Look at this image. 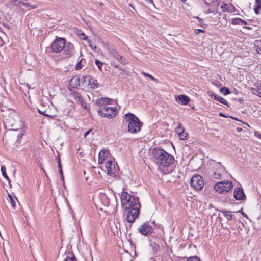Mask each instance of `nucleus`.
Returning a JSON list of instances; mask_svg holds the SVG:
<instances>
[{"mask_svg": "<svg viewBox=\"0 0 261 261\" xmlns=\"http://www.w3.org/2000/svg\"><path fill=\"white\" fill-rule=\"evenodd\" d=\"M190 184L191 186L194 189L199 191L203 189L204 182L201 176L199 175H196L191 178Z\"/></svg>", "mask_w": 261, "mask_h": 261, "instance_id": "nucleus-7", "label": "nucleus"}, {"mask_svg": "<svg viewBox=\"0 0 261 261\" xmlns=\"http://www.w3.org/2000/svg\"><path fill=\"white\" fill-rule=\"evenodd\" d=\"M142 74L144 75L145 76L149 77L150 79H151L152 80H154V81L156 80V79L153 77L151 75H150L149 74H148V73H146L145 72H142Z\"/></svg>", "mask_w": 261, "mask_h": 261, "instance_id": "nucleus-37", "label": "nucleus"}, {"mask_svg": "<svg viewBox=\"0 0 261 261\" xmlns=\"http://www.w3.org/2000/svg\"><path fill=\"white\" fill-rule=\"evenodd\" d=\"M56 160L57 161V163H59V162H61L60 161V157H59V155H58L56 158Z\"/></svg>", "mask_w": 261, "mask_h": 261, "instance_id": "nucleus-55", "label": "nucleus"}, {"mask_svg": "<svg viewBox=\"0 0 261 261\" xmlns=\"http://www.w3.org/2000/svg\"><path fill=\"white\" fill-rule=\"evenodd\" d=\"M107 49L109 54L118 61L121 64L125 65L128 63V61L125 58L120 55L117 51L115 50V47L113 45L108 46Z\"/></svg>", "mask_w": 261, "mask_h": 261, "instance_id": "nucleus-8", "label": "nucleus"}, {"mask_svg": "<svg viewBox=\"0 0 261 261\" xmlns=\"http://www.w3.org/2000/svg\"><path fill=\"white\" fill-rule=\"evenodd\" d=\"M83 40H86V41H87V40H88V38L87 36H85L83 38Z\"/></svg>", "mask_w": 261, "mask_h": 261, "instance_id": "nucleus-59", "label": "nucleus"}, {"mask_svg": "<svg viewBox=\"0 0 261 261\" xmlns=\"http://www.w3.org/2000/svg\"><path fill=\"white\" fill-rule=\"evenodd\" d=\"M103 199H104V202H103L104 205L106 206H108L109 205V200L108 199L107 197H106V196H104Z\"/></svg>", "mask_w": 261, "mask_h": 261, "instance_id": "nucleus-38", "label": "nucleus"}, {"mask_svg": "<svg viewBox=\"0 0 261 261\" xmlns=\"http://www.w3.org/2000/svg\"><path fill=\"white\" fill-rule=\"evenodd\" d=\"M110 64L112 66H113L114 67H117V66L118 65L117 63H116V62L114 60H112L111 61Z\"/></svg>", "mask_w": 261, "mask_h": 261, "instance_id": "nucleus-43", "label": "nucleus"}, {"mask_svg": "<svg viewBox=\"0 0 261 261\" xmlns=\"http://www.w3.org/2000/svg\"><path fill=\"white\" fill-rule=\"evenodd\" d=\"M91 131V130H89L88 131H87L85 133V137H86L87 135H88V134H89L90 132Z\"/></svg>", "mask_w": 261, "mask_h": 261, "instance_id": "nucleus-57", "label": "nucleus"}, {"mask_svg": "<svg viewBox=\"0 0 261 261\" xmlns=\"http://www.w3.org/2000/svg\"><path fill=\"white\" fill-rule=\"evenodd\" d=\"M125 120L128 122V132L132 134H136L141 130L142 122L134 114L127 113L124 115Z\"/></svg>", "mask_w": 261, "mask_h": 261, "instance_id": "nucleus-3", "label": "nucleus"}, {"mask_svg": "<svg viewBox=\"0 0 261 261\" xmlns=\"http://www.w3.org/2000/svg\"><path fill=\"white\" fill-rule=\"evenodd\" d=\"M194 32L196 34H199V33L200 32H202V33H204L205 32V31L204 30H202L201 29H195L194 30Z\"/></svg>", "mask_w": 261, "mask_h": 261, "instance_id": "nucleus-41", "label": "nucleus"}, {"mask_svg": "<svg viewBox=\"0 0 261 261\" xmlns=\"http://www.w3.org/2000/svg\"><path fill=\"white\" fill-rule=\"evenodd\" d=\"M66 40L62 37H56V39L52 42L50 45V48L52 52L55 53H59L63 51L65 45H66Z\"/></svg>", "mask_w": 261, "mask_h": 261, "instance_id": "nucleus-4", "label": "nucleus"}, {"mask_svg": "<svg viewBox=\"0 0 261 261\" xmlns=\"http://www.w3.org/2000/svg\"><path fill=\"white\" fill-rule=\"evenodd\" d=\"M22 4V5L25 7H28V6L30 7V6L27 4V3H21Z\"/></svg>", "mask_w": 261, "mask_h": 261, "instance_id": "nucleus-53", "label": "nucleus"}, {"mask_svg": "<svg viewBox=\"0 0 261 261\" xmlns=\"http://www.w3.org/2000/svg\"><path fill=\"white\" fill-rule=\"evenodd\" d=\"M221 9H222L223 12L228 11V10H227V8H228V5H227V4L224 3L221 6Z\"/></svg>", "mask_w": 261, "mask_h": 261, "instance_id": "nucleus-36", "label": "nucleus"}, {"mask_svg": "<svg viewBox=\"0 0 261 261\" xmlns=\"http://www.w3.org/2000/svg\"><path fill=\"white\" fill-rule=\"evenodd\" d=\"M241 19L240 18H234L232 19L231 23L233 25H239L240 24Z\"/></svg>", "mask_w": 261, "mask_h": 261, "instance_id": "nucleus-33", "label": "nucleus"}, {"mask_svg": "<svg viewBox=\"0 0 261 261\" xmlns=\"http://www.w3.org/2000/svg\"><path fill=\"white\" fill-rule=\"evenodd\" d=\"M59 173L61 174V176L62 178H63V174L62 169H59Z\"/></svg>", "mask_w": 261, "mask_h": 261, "instance_id": "nucleus-51", "label": "nucleus"}, {"mask_svg": "<svg viewBox=\"0 0 261 261\" xmlns=\"http://www.w3.org/2000/svg\"><path fill=\"white\" fill-rule=\"evenodd\" d=\"M215 169L213 170L211 176L213 178L217 179H221L222 173L225 171V168L220 162L216 163L215 166Z\"/></svg>", "mask_w": 261, "mask_h": 261, "instance_id": "nucleus-10", "label": "nucleus"}, {"mask_svg": "<svg viewBox=\"0 0 261 261\" xmlns=\"http://www.w3.org/2000/svg\"><path fill=\"white\" fill-rule=\"evenodd\" d=\"M203 12L205 13V14H209V13H213L214 12V11L212 10L211 9L209 8L207 10H204L203 11Z\"/></svg>", "mask_w": 261, "mask_h": 261, "instance_id": "nucleus-44", "label": "nucleus"}, {"mask_svg": "<svg viewBox=\"0 0 261 261\" xmlns=\"http://www.w3.org/2000/svg\"><path fill=\"white\" fill-rule=\"evenodd\" d=\"M95 64L96 65V66H97L98 69L102 71V65L103 64V63L101 62L100 60H98V59H95Z\"/></svg>", "mask_w": 261, "mask_h": 261, "instance_id": "nucleus-32", "label": "nucleus"}, {"mask_svg": "<svg viewBox=\"0 0 261 261\" xmlns=\"http://www.w3.org/2000/svg\"><path fill=\"white\" fill-rule=\"evenodd\" d=\"M219 115L221 117L226 118L228 117V116H226L225 114H224L222 113H219Z\"/></svg>", "mask_w": 261, "mask_h": 261, "instance_id": "nucleus-49", "label": "nucleus"}, {"mask_svg": "<svg viewBox=\"0 0 261 261\" xmlns=\"http://www.w3.org/2000/svg\"><path fill=\"white\" fill-rule=\"evenodd\" d=\"M38 112H39V113L40 114H42V115H44V116H47V114H45V111H41V110H38Z\"/></svg>", "mask_w": 261, "mask_h": 261, "instance_id": "nucleus-48", "label": "nucleus"}, {"mask_svg": "<svg viewBox=\"0 0 261 261\" xmlns=\"http://www.w3.org/2000/svg\"><path fill=\"white\" fill-rule=\"evenodd\" d=\"M83 61H85V59L84 58H82L80 59V60L78 61L75 66L76 70H80L82 68V67L83 66Z\"/></svg>", "mask_w": 261, "mask_h": 261, "instance_id": "nucleus-26", "label": "nucleus"}, {"mask_svg": "<svg viewBox=\"0 0 261 261\" xmlns=\"http://www.w3.org/2000/svg\"><path fill=\"white\" fill-rule=\"evenodd\" d=\"M241 23L243 24H245V25H247L248 24V23L246 21H245L243 19H241Z\"/></svg>", "mask_w": 261, "mask_h": 261, "instance_id": "nucleus-50", "label": "nucleus"}, {"mask_svg": "<svg viewBox=\"0 0 261 261\" xmlns=\"http://www.w3.org/2000/svg\"><path fill=\"white\" fill-rule=\"evenodd\" d=\"M255 3L256 6L258 8H261V0H255Z\"/></svg>", "mask_w": 261, "mask_h": 261, "instance_id": "nucleus-42", "label": "nucleus"}, {"mask_svg": "<svg viewBox=\"0 0 261 261\" xmlns=\"http://www.w3.org/2000/svg\"><path fill=\"white\" fill-rule=\"evenodd\" d=\"M1 171H2V175L4 177V178L7 180H8L9 182L10 181V179L9 178V177H8V176L7 175V173H6V169L5 168V166H2L1 167Z\"/></svg>", "mask_w": 261, "mask_h": 261, "instance_id": "nucleus-23", "label": "nucleus"}, {"mask_svg": "<svg viewBox=\"0 0 261 261\" xmlns=\"http://www.w3.org/2000/svg\"><path fill=\"white\" fill-rule=\"evenodd\" d=\"M111 100L112 99L108 98L101 97L96 100L95 103L99 107V109H101L102 107H107V105L110 104Z\"/></svg>", "mask_w": 261, "mask_h": 261, "instance_id": "nucleus-16", "label": "nucleus"}, {"mask_svg": "<svg viewBox=\"0 0 261 261\" xmlns=\"http://www.w3.org/2000/svg\"><path fill=\"white\" fill-rule=\"evenodd\" d=\"M218 95L214 93L211 92V94H209V96L212 98L215 99V97L217 96Z\"/></svg>", "mask_w": 261, "mask_h": 261, "instance_id": "nucleus-46", "label": "nucleus"}, {"mask_svg": "<svg viewBox=\"0 0 261 261\" xmlns=\"http://www.w3.org/2000/svg\"><path fill=\"white\" fill-rule=\"evenodd\" d=\"M71 96L74 98L76 102L80 103L81 106L84 108L85 110H88L89 107L86 103L84 101V99L81 95L80 93L76 91H73L71 94Z\"/></svg>", "mask_w": 261, "mask_h": 261, "instance_id": "nucleus-13", "label": "nucleus"}, {"mask_svg": "<svg viewBox=\"0 0 261 261\" xmlns=\"http://www.w3.org/2000/svg\"><path fill=\"white\" fill-rule=\"evenodd\" d=\"M233 184L230 181H224L216 183L214 186V190L220 194L228 192L233 188Z\"/></svg>", "mask_w": 261, "mask_h": 261, "instance_id": "nucleus-5", "label": "nucleus"}, {"mask_svg": "<svg viewBox=\"0 0 261 261\" xmlns=\"http://www.w3.org/2000/svg\"><path fill=\"white\" fill-rule=\"evenodd\" d=\"M120 199L123 207L127 212V222H134L140 213L141 204L139 198L129 194L127 192H122Z\"/></svg>", "mask_w": 261, "mask_h": 261, "instance_id": "nucleus-1", "label": "nucleus"}, {"mask_svg": "<svg viewBox=\"0 0 261 261\" xmlns=\"http://www.w3.org/2000/svg\"><path fill=\"white\" fill-rule=\"evenodd\" d=\"M233 197L236 200H245L246 196L241 187H237L233 192Z\"/></svg>", "mask_w": 261, "mask_h": 261, "instance_id": "nucleus-15", "label": "nucleus"}, {"mask_svg": "<svg viewBox=\"0 0 261 261\" xmlns=\"http://www.w3.org/2000/svg\"><path fill=\"white\" fill-rule=\"evenodd\" d=\"M110 154V153L108 150H103L100 151L98 156L99 157L103 158V159H105L107 161V160H110V159H108Z\"/></svg>", "mask_w": 261, "mask_h": 261, "instance_id": "nucleus-21", "label": "nucleus"}, {"mask_svg": "<svg viewBox=\"0 0 261 261\" xmlns=\"http://www.w3.org/2000/svg\"><path fill=\"white\" fill-rule=\"evenodd\" d=\"M186 261H201L197 256H192L187 258Z\"/></svg>", "mask_w": 261, "mask_h": 261, "instance_id": "nucleus-34", "label": "nucleus"}, {"mask_svg": "<svg viewBox=\"0 0 261 261\" xmlns=\"http://www.w3.org/2000/svg\"><path fill=\"white\" fill-rule=\"evenodd\" d=\"M116 68H117L118 69L122 71V68L120 66V65L118 64L117 67H115Z\"/></svg>", "mask_w": 261, "mask_h": 261, "instance_id": "nucleus-54", "label": "nucleus"}, {"mask_svg": "<svg viewBox=\"0 0 261 261\" xmlns=\"http://www.w3.org/2000/svg\"><path fill=\"white\" fill-rule=\"evenodd\" d=\"M129 6H130L132 7V8L134 10H135V9L134 8V7H133V6L131 4H129Z\"/></svg>", "mask_w": 261, "mask_h": 261, "instance_id": "nucleus-61", "label": "nucleus"}, {"mask_svg": "<svg viewBox=\"0 0 261 261\" xmlns=\"http://www.w3.org/2000/svg\"><path fill=\"white\" fill-rule=\"evenodd\" d=\"M256 88H258V89L260 90L261 89V83L259 84Z\"/></svg>", "mask_w": 261, "mask_h": 261, "instance_id": "nucleus-58", "label": "nucleus"}, {"mask_svg": "<svg viewBox=\"0 0 261 261\" xmlns=\"http://www.w3.org/2000/svg\"><path fill=\"white\" fill-rule=\"evenodd\" d=\"M106 162V160L105 159H103V158L99 157L98 156V164H102Z\"/></svg>", "mask_w": 261, "mask_h": 261, "instance_id": "nucleus-40", "label": "nucleus"}, {"mask_svg": "<svg viewBox=\"0 0 261 261\" xmlns=\"http://www.w3.org/2000/svg\"><path fill=\"white\" fill-rule=\"evenodd\" d=\"M20 123H21V126L22 127L24 125L23 123L21 121H20Z\"/></svg>", "mask_w": 261, "mask_h": 261, "instance_id": "nucleus-64", "label": "nucleus"}, {"mask_svg": "<svg viewBox=\"0 0 261 261\" xmlns=\"http://www.w3.org/2000/svg\"><path fill=\"white\" fill-rule=\"evenodd\" d=\"M215 100L220 102L221 103H223L225 105L228 106V102L226 100H225L223 98H222V97H221L219 95H217V96L215 97Z\"/></svg>", "mask_w": 261, "mask_h": 261, "instance_id": "nucleus-22", "label": "nucleus"}, {"mask_svg": "<svg viewBox=\"0 0 261 261\" xmlns=\"http://www.w3.org/2000/svg\"><path fill=\"white\" fill-rule=\"evenodd\" d=\"M83 79H87L88 84L90 85L91 89H94L98 87V83L96 80L94 78H92L89 75H85L83 76Z\"/></svg>", "mask_w": 261, "mask_h": 261, "instance_id": "nucleus-17", "label": "nucleus"}, {"mask_svg": "<svg viewBox=\"0 0 261 261\" xmlns=\"http://www.w3.org/2000/svg\"><path fill=\"white\" fill-rule=\"evenodd\" d=\"M140 233L144 236H149L153 233V228L149 224V222H146L141 225L138 229Z\"/></svg>", "mask_w": 261, "mask_h": 261, "instance_id": "nucleus-11", "label": "nucleus"}, {"mask_svg": "<svg viewBox=\"0 0 261 261\" xmlns=\"http://www.w3.org/2000/svg\"><path fill=\"white\" fill-rule=\"evenodd\" d=\"M105 166L107 169V173L109 175L115 174L119 168L117 163L114 161V159L107 160L106 162Z\"/></svg>", "mask_w": 261, "mask_h": 261, "instance_id": "nucleus-9", "label": "nucleus"}, {"mask_svg": "<svg viewBox=\"0 0 261 261\" xmlns=\"http://www.w3.org/2000/svg\"><path fill=\"white\" fill-rule=\"evenodd\" d=\"M63 261H77V259L74 255L71 253L69 255L67 256Z\"/></svg>", "mask_w": 261, "mask_h": 261, "instance_id": "nucleus-24", "label": "nucleus"}, {"mask_svg": "<svg viewBox=\"0 0 261 261\" xmlns=\"http://www.w3.org/2000/svg\"><path fill=\"white\" fill-rule=\"evenodd\" d=\"M152 154L159 168L162 172L164 168L171 166L175 162L174 157L163 149L154 148Z\"/></svg>", "mask_w": 261, "mask_h": 261, "instance_id": "nucleus-2", "label": "nucleus"}, {"mask_svg": "<svg viewBox=\"0 0 261 261\" xmlns=\"http://www.w3.org/2000/svg\"><path fill=\"white\" fill-rule=\"evenodd\" d=\"M260 10H261V8H258L257 6H255L254 8V12L256 14H259L260 13Z\"/></svg>", "mask_w": 261, "mask_h": 261, "instance_id": "nucleus-39", "label": "nucleus"}, {"mask_svg": "<svg viewBox=\"0 0 261 261\" xmlns=\"http://www.w3.org/2000/svg\"><path fill=\"white\" fill-rule=\"evenodd\" d=\"M63 54L66 56V58H69L71 57L74 51V47L73 45L70 42L66 43V45H65V47L63 50Z\"/></svg>", "mask_w": 261, "mask_h": 261, "instance_id": "nucleus-14", "label": "nucleus"}, {"mask_svg": "<svg viewBox=\"0 0 261 261\" xmlns=\"http://www.w3.org/2000/svg\"><path fill=\"white\" fill-rule=\"evenodd\" d=\"M144 1L148 4H151L154 8H156L152 0H144Z\"/></svg>", "mask_w": 261, "mask_h": 261, "instance_id": "nucleus-45", "label": "nucleus"}, {"mask_svg": "<svg viewBox=\"0 0 261 261\" xmlns=\"http://www.w3.org/2000/svg\"><path fill=\"white\" fill-rule=\"evenodd\" d=\"M99 115L102 117L111 119L116 116L117 111L116 107H105L97 110Z\"/></svg>", "mask_w": 261, "mask_h": 261, "instance_id": "nucleus-6", "label": "nucleus"}, {"mask_svg": "<svg viewBox=\"0 0 261 261\" xmlns=\"http://www.w3.org/2000/svg\"><path fill=\"white\" fill-rule=\"evenodd\" d=\"M237 212H239V213H241V214H242V213H243V211H242V208H241V210H239Z\"/></svg>", "mask_w": 261, "mask_h": 261, "instance_id": "nucleus-62", "label": "nucleus"}, {"mask_svg": "<svg viewBox=\"0 0 261 261\" xmlns=\"http://www.w3.org/2000/svg\"><path fill=\"white\" fill-rule=\"evenodd\" d=\"M70 85L74 88L79 89L80 87V78L73 77L70 81Z\"/></svg>", "mask_w": 261, "mask_h": 261, "instance_id": "nucleus-18", "label": "nucleus"}, {"mask_svg": "<svg viewBox=\"0 0 261 261\" xmlns=\"http://www.w3.org/2000/svg\"><path fill=\"white\" fill-rule=\"evenodd\" d=\"M15 118L19 119V116L17 113L15 111H12L9 116V118L6 119L5 123H8L9 126H11L13 129H18L15 127L16 120Z\"/></svg>", "mask_w": 261, "mask_h": 261, "instance_id": "nucleus-12", "label": "nucleus"}, {"mask_svg": "<svg viewBox=\"0 0 261 261\" xmlns=\"http://www.w3.org/2000/svg\"><path fill=\"white\" fill-rule=\"evenodd\" d=\"M151 246L154 252H156L160 249V246L155 242L152 243L151 244Z\"/></svg>", "mask_w": 261, "mask_h": 261, "instance_id": "nucleus-29", "label": "nucleus"}, {"mask_svg": "<svg viewBox=\"0 0 261 261\" xmlns=\"http://www.w3.org/2000/svg\"><path fill=\"white\" fill-rule=\"evenodd\" d=\"M82 80H83V83H84L85 82L87 81V79H83L82 78Z\"/></svg>", "mask_w": 261, "mask_h": 261, "instance_id": "nucleus-63", "label": "nucleus"}, {"mask_svg": "<svg viewBox=\"0 0 261 261\" xmlns=\"http://www.w3.org/2000/svg\"><path fill=\"white\" fill-rule=\"evenodd\" d=\"M175 132L178 135L184 132L185 129L182 125L180 123H178V125L175 128Z\"/></svg>", "mask_w": 261, "mask_h": 261, "instance_id": "nucleus-27", "label": "nucleus"}, {"mask_svg": "<svg viewBox=\"0 0 261 261\" xmlns=\"http://www.w3.org/2000/svg\"><path fill=\"white\" fill-rule=\"evenodd\" d=\"M8 197H9V198L10 201L11 206L13 208H15V206H16V203H15V201H14V198H13V196L11 195V194H8Z\"/></svg>", "mask_w": 261, "mask_h": 261, "instance_id": "nucleus-31", "label": "nucleus"}, {"mask_svg": "<svg viewBox=\"0 0 261 261\" xmlns=\"http://www.w3.org/2000/svg\"><path fill=\"white\" fill-rule=\"evenodd\" d=\"M251 91H252V93L253 94L257 95L259 97H261V91H260L259 89H258V88H251Z\"/></svg>", "mask_w": 261, "mask_h": 261, "instance_id": "nucleus-25", "label": "nucleus"}, {"mask_svg": "<svg viewBox=\"0 0 261 261\" xmlns=\"http://www.w3.org/2000/svg\"><path fill=\"white\" fill-rule=\"evenodd\" d=\"M204 3V4L207 6H209L211 5V3H214V4H215L216 3L217 5H219V3H218V0H212L211 2L209 3H207L206 1H203Z\"/></svg>", "mask_w": 261, "mask_h": 261, "instance_id": "nucleus-35", "label": "nucleus"}, {"mask_svg": "<svg viewBox=\"0 0 261 261\" xmlns=\"http://www.w3.org/2000/svg\"><path fill=\"white\" fill-rule=\"evenodd\" d=\"M220 91L222 92L224 95H227L230 93L229 89L225 87L221 88L220 89Z\"/></svg>", "mask_w": 261, "mask_h": 261, "instance_id": "nucleus-30", "label": "nucleus"}, {"mask_svg": "<svg viewBox=\"0 0 261 261\" xmlns=\"http://www.w3.org/2000/svg\"><path fill=\"white\" fill-rule=\"evenodd\" d=\"M220 212L225 216L228 220H232L234 217L233 215L229 214V212L226 210L223 209L220 210Z\"/></svg>", "mask_w": 261, "mask_h": 261, "instance_id": "nucleus-20", "label": "nucleus"}, {"mask_svg": "<svg viewBox=\"0 0 261 261\" xmlns=\"http://www.w3.org/2000/svg\"><path fill=\"white\" fill-rule=\"evenodd\" d=\"M237 131L238 132H240L242 130V129L241 128H240V127H237V129H236Z\"/></svg>", "mask_w": 261, "mask_h": 261, "instance_id": "nucleus-56", "label": "nucleus"}, {"mask_svg": "<svg viewBox=\"0 0 261 261\" xmlns=\"http://www.w3.org/2000/svg\"><path fill=\"white\" fill-rule=\"evenodd\" d=\"M245 28L246 29H248V30H251L252 29V28L250 27H245Z\"/></svg>", "mask_w": 261, "mask_h": 261, "instance_id": "nucleus-60", "label": "nucleus"}, {"mask_svg": "<svg viewBox=\"0 0 261 261\" xmlns=\"http://www.w3.org/2000/svg\"><path fill=\"white\" fill-rule=\"evenodd\" d=\"M197 19L199 23H200L201 24H203V22L204 21V20L202 18L197 17Z\"/></svg>", "mask_w": 261, "mask_h": 261, "instance_id": "nucleus-47", "label": "nucleus"}, {"mask_svg": "<svg viewBox=\"0 0 261 261\" xmlns=\"http://www.w3.org/2000/svg\"><path fill=\"white\" fill-rule=\"evenodd\" d=\"M177 99L179 103L184 105L187 104L190 101L189 97L184 95L178 96Z\"/></svg>", "mask_w": 261, "mask_h": 261, "instance_id": "nucleus-19", "label": "nucleus"}, {"mask_svg": "<svg viewBox=\"0 0 261 261\" xmlns=\"http://www.w3.org/2000/svg\"><path fill=\"white\" fill-rule=\"evenodd\" d=\"M58 167L59 169H62V165L61 162H59V163H58Z\"/></svg>", "mask_w": 261, "mask_h": 261, "instance_id": "nucleus-52", "label": "nucleus"}, {"mask_svg": "<svg viewBox=\"0 0 261 261\" xmlns=\"http://www.w3.org/2000/svg\"><path fill=\"white\" fill-rule=\"evenodd\" d=\"M179 138L181 140H186L188 137V134L183 132L182 133L178 135Z\"/></svg>", "mask_w": 261, "mask_h": 261, "instance_id": "nucleus-28", "label": "nucleus"}]
</instances>
